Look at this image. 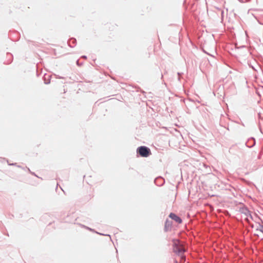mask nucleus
<instances>
[{"mask_svg": "<svg viewBox=\"0 0 263 263\" xmlns=\"http://www.w3.org/2000/svg\"><path fill=\"white\" fill-rule=\"evenodd\" d=\"M173 251L180 257V261L182 262L185 260L184 253L185 251V248L182 242L178 239L173 240Z\"/></svg>", "mask_w": 263, "mask_h": 263, "instance_id": "nucleus-1", "label": "nucleus"}, {"mask_svg": "<svg viewBox=\"0 0 263 263\" xmlns=\"http://www.w3.org/2000/svg\"><path fill=\"white\" fill-rule=\"evenodd\" d=\"M139 155L143 157H147L151 154L150 149L145 146H140L137 149Z\"/></svg>", "mask_w": 263, "mask_h": 263, "instance_id": "nucleus-2", "label": "nucleus"}, {"mask_svg": "<svg viewBox=\"0 0 263 263\" xmlns=\"http://www.w3.org/2000/svg\"><path fill=\"white\" fill-rule=\"evenodd\" d=\"M169 217L172 219L174 220L177 223L180 224V223H182V221L181 219L174 213H171L169 215Z\"/></svg>", "mask_w": 263, "mask_h": 263, "instance_id": "nucleus-3", "label": "nucleus"}, {"mask_svg": "<svg viewBox=\"0 0 263 263\" xmlns=\"http://www.w3.org/2000/svg\"><path fill=\"white\" fill-rule=\"evenodd\" d=\"M172 224L170 221L168 220H166L165 224V231H167L168 229H170L171 228Z\"/></svg>", "mask_w": 263, "mask_h": 263, "instance_id": "nucleus-4", "label": "nucleus"}, {"mask_svg": "<svg viewBox=\"0 0 263 263\" xmlns=\"http://www.w3.org/2000/svg\"><path fill=\"white\" fill-rule=\"evenodd\" d=\"M259 231H260L261 233H263V227H262V226L260 227V229H259Z\"/></svg>", "mask_w": 263, "mask_h": 263, "instance_id": "nucleus-5", "label": "nucleus"}, {"mask_svg": "<svg viewBox=\"0 0 263 263\" xmlns=\"http://www.w3.org/2000/svg\"><path fill=\"white\" fill-rule=\"evenodd\" d=\"M176 263H177V262H176Z\"/></svg>", "mask_w": 263, "mask_h": 263, "instance_id": "nucleus-6", "label": "nucleus"}]
</instances>
